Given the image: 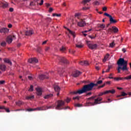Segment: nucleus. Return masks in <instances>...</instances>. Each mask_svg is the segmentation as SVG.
<instances>
[{
    "label": "nucleus",
    "mask_w": 131,
    "mask_h": 131,
    "mask_svg": "<svg viewBox=\"0 0 131 131\" xmlns=\"http://www.w3.org/2000/svg\"><path fill=\"white\" fill-rule=\"evenodd\" d=\"M102 83H103V81L102 80L97 81L96 84L94 83H90L88 85H84L81 89L74 92L73 94L74 95H76L77 94H79V95H81V94H84V93H86V92H90V91H92L94 86H97L98 84H101Z\"/></svg>",
    "instance_id": "obj_1"
},
{
    "label": "nucleus",
    "mask_w": 131,
    "mask_h": 131,
    "mask_svg": "<svg viewBox=\"0 0 131 131\" xmlns=\"http://www.w3.org/2000/svg\"><path fill=\"white\" fill-rule=\"evenodd\" d=\"M117 64L118 66V72L120 73V69L123 71H127V61L124 60L123 58H120L117 62Z\"/></svg>",
    "instance_id": "obj_2"
},
{
    "label": "nucleus",
    "mask_w": 131,
    "mask_h": 131,
    "mask_svg": "<svg viewBox=\"0 0 131 131\" xmlns=\"http://www.w3.org/2000/svg\"><path fill=\"white\" fill-rule=\"evenodd\" d=\"M65 105V101L63 100H58L57 101V105L55 107V109L56 110H62V108L61 107H63Z\"/></svg>",
    "instance_id": "obj_3"
},
{
    "label": "nucleus",
    "mask_w": 131,
    "mask_h": 131,
    "mask_svg": "<svg viewBox=\"0 0 131 131\" xmlns=\"http://www.w3.org/2000/svg\"><path fill=\"white\" fill-rule=\"evenodd\" d=\"M86 43L89 49H91V50H97V48H98L97 44H92L91 41H86Z\"/></svg>",
    "instance_id": "obj_4"
},
{
    "label": "nucleus",
    "mask_w": 131,
    "mask_h": 131,
    "mask_svg": "<svg viewBox=\"0 0 131 131\" xmlns=\"http://www.w3.org/2000/svg\"><path fill=\"white\" fill-rule=\"evenodd\" d=\"M13 39H16V36L15 35H10L7 37L6 39V41L8 43H12Z\"/></svg>",
    "instance_id": "obj_5"
},
{
    "label": "nucleus",
    "mask_w": 131,
    "mask_h": 131,
    "mask_svg": "<svg viewBox=\"0 0 131 131\" xmlns=\"http://www.w3.org/2000/svg\"><path fill=\"white\" fill-rule=\"evenodd\" d=\"M102 100H103V98L101 97H98V98L95 99L94 100V102L91 103V104L92 106H94V105H98V104H100L99 102H101Z\"/></svg>",
    "instance_id": "obj_6"
},
{
    "label": "nucleus",
    "mask_w": 131,
    "mask_h": 131,
    "mask_svg": "<svg viewBox=\"0 0 131 131\" xmlns=\"http://www.w3.org/2000/svg\"><path fill=\"white\" fill-rule=\"evenodd\" d=\"M80 74H81V72L78 71H76L73 73L72 76H73V77H77L78 76H79Z\"/></svg>",
    "instance_id": "obj_7"
},
{
    "label": "nucleus",
    "mask_w": 131,
    "mask_h": 131,
    "mask_svg": "<svg viewBox=\"0 0 131 131\" xmlns=\"http://www.w3.org/2000/svg\"><path fill=\"white\" fill-rule=\"evenodd\" d=\"M54 106L52 105V106H41V111H43L45 110H47V109H51V108H54Z\"/></svg>",
    "instance_id": "obj_8"
},
{
    "label": "nucleus",
    "mask_w": 131,
    "mask_h": 131,
    "mask_svg": "<svg viewBox=\"0 0 131 131\" xmlns=\"http://www.w3.org/2000/svg\"><path fill=\"white\" fill-rule=\"evenodd\" d=\"M29 63H37L38 62V60L35 58H32L28 60Z\"/></svg>",
    "instance_id": "obj_9"
},
{
    "label": "nucleus",
    "mask_w": 131,
    "mask_h": 131,
    "mask_svg": "<svg viewBox=\"0 0 131 131\" xmlns=\"http://www.w3.org/2000/svg\"><path fill=\"white\" fill-rule=\"evenodd\" d=\"M0 32L1 33H8L9 32V29L7 28H3L0 29Z\"/></svg>",
    "instance_id": "obj_10"
},
{
    "label": "nucleus",
    "mask_w": 131,
    "mask_h": 131,
    "mask_svg": "<svg viewBox=\"0 0 131 131\" xmlns=\"http://www.w3.org/2000/svg\"><path fill=\"white\" fill-rule=\"evenodd\" d=\"M85 25L86 24L83 20H81L80 21L78 22V26H79L80 27H84Z\"/></svg>",
    "instance_id": "obj_11"
},
{
    "label": "nucleus",
    "mask_w": 131,
    "mask_h": 131,
    "mask_svg": "<svg viewBox=\"0 0 131 131\" xmlns=\"http://www.w3.org/2000/svg\"><path fill=\"white\" fill-rule=\"evenodd\" d=\"M32 34H33V31H32V30H30L29 31H27L25 32V35L27 36H30V35H32Z\"/></svg>",
    "instance_id": "obj_12"
},
{
    "label": "nucleus",
    "mask_w": 131,
    "mask_h": 131,
    "mask_svg": "<svg viewBox=\"0 0 131 131\" xmlns=\"http://www.w3.org/2000/svg\"><path fill=\"white\" fill-rule=\"evenodd\" d=\"M37 95V96H41L42 90L41 88H37L36 89Z\"/></svg>",
    "instance_id": "obj_13"
},
{
    "label": "nucleus",
    "mask_w": 131,
    "mask_h": 131,
    "mask_svg": "<svg viewBox=\"0 0 131 131\" xmlns=\"http://www.w3.org/2000/svg\"><path fill=\"white\" fill-rule=\"evenodd\" d=\"M0 5L2 7H3V8H8V7L9 6V4H8V3L7 2H5V3H1L0 2Z\"/></svg>",
    "instance_id": "obj_14"
},
{
    "label": "nucleus",
    "mask_w": 131,
    "mask_h": 131,
    "mask_svg": "<svg viewBox=\"0 0 131 131\" xmlns=\"http://www.w3.org/2000/svg\"><path fill=\"white\" fill-rule=\"evenodd\" d=\"M105 95L107 94H115V90L113 89L112 90H107L105 91Z\"/></svg>",
    "instance_id": "obj_15"
},
{
    "label": "nucleus",
    "mask_w": 131,
    "mask_h": 131,
    "mask_svg": "<svg viewBox=\"0 0 131 131\" xmlns=\"http://www.w3.org/2000/svg\"><path fill=\"white\" fill-rule=\"evenodd\" d=\"M108 78L110 79H113V78L115 79V80H117V81H118V80H122L123 78L122 77H118V78H114L113 77L109 76Z\"/></svg>",
    "instance_id": "obj_16"
},
{
    "label": "nucleus",
    "mask_w": 131,
    "mask_h": 131,
    "mask_svg": "<svg viewBox=\"0 0 131 131\" xmlns=\"http://www.w3.org/2000/svg\"><path fill=\"white\" fill-rule=\"evenodd\" d=\"M0 69L2 70V71H5L7 69V67L4 64H0Z\"/></svg>",
    "instance_id": "obj_17"
},
{
    "label": "nucleus",
    "mask_w": 131,
    "mask_h": 131,
    "mask_svg": "<svg viewBox=\"0 0 131 131\" xmlns=\"http://www.w3.org/2000/svg\"><path fill=\"white\" fill-rule=\"evenodd\" d=\"M4 61L5 63H7L8 64H9V65H11V66H12V62H11L10 59H8V58H5L4 59Z\"/></svg>",
    "instance_id": "obj_18"
},
{
    "label": "nucleus",
    "mask_w": 131,
    "mask_h": 131,
    "mask_svg": "<svg viewBox=\"0 0 131 131\" xmlns=\"http://www.w3.org/2000/svg\"><path fill=\"white\" fill-rule=\"evenodd\" d=\"M58 59L59 60L60 62H62L63 63H66V60L65 59L64 57H59L58 58Z\"/></svg>",
    "instance_id": "obj_19"
},
{
    "label": "nucleus",
    "mask_w": 131,
    "mask_h": 131,
    "mask_svg": "<svg viewBox=\"0 0 131 131\" xmlns=\"http://www.w3.org/2000/svg\"><path fill=\"white\" fill-rule=\"evenodd\" d=\"M36 1H33L30 3V6L31 7H34V6H36Z\"/></svg>",
    "instance_id": "obj_20"
},
{
    "label": "nucleus",
    "mask_w": 131,
    "mask_h": 131,
    "mask_svg": "<svg viewBox=\"0 0 131 131\" xmlns=\"http://www.w3.org/2000/svg\"><path fill=\"white\" fill-rule=\"evenodd\" d=\"M110 21L111 23H116L117 22L116 20L114 19L113 17H112V16L110 17Z\"/></svg>",
    "instance_id": "obj_21"
},
{
    "label": "nucleus",
    "mask_w": 131,
    "mask_h": 131,
    "mask_svg": "<svg viewBox=\"0 0 131 131\" xmlns=\"http://www.w3.org/2000/svg\"><path fill=\"white\" fill-rule=\"evenodd\" d=\"M90 2H91V0H83L82 2V4L84 6H85L86 5V4H89V3H90Z\"/></svg>",
    "instance_id": "obj_22"
},
{
    "label": "nucleus",
    "mask_w": 131,
    "mask_h": 131,
    "mask_svg": "<svg viewBox=\"0 0 131 131\" xmlns=\"http://www.w3.org/2000/svg\"><path fill=\"white\" fill-rule=\"evenodd\" d=\"M32 99H34V96H33V95L27 96L26 97V100H32Z\"/></svg>",
    "instance_id": "obj_23"
},
{
    "label": "nucleus",
    "mask_w": 131,
    "mask_h": 131,
    "mask_svg": "<svg viewBox=\"0 0 131 131\" xmlns=\"http://www.w3.org/2000/svg\"><path fill=\"white\" fill-rule=\"evenodd\" d=\"M53 97V94H48L44 97V99H50Z\"/></svg>",
    "instance_id": "obj_24"
},
{
    "label": "nucleus",
    "mask_w": 131,
    "mask_h": 131,
    "mask_svg": "<svg viewBox=\"0 0 131 131\" xmlns=\"http://www.w3.org/2000/svg\"><path fill=\"white\" fill-rule=\"evenodd\" d=\"M67 30H68L69 33H70V34L73 35V37H75V34H74V32L70 30V29H67Z\"/></svg>",
    "instance_id": "obj_25"
},
{
    "label": "nucleus",
    "mask_w": 131,
    "mask_h": 131,
    "mask_svg": "<svg viewBox=\"0 0 131 131\" xmlns=\"http://www.w3.org/2000/svg\"><path fill=\"white\" fill-rule=\"evenodd\" d=\"M112 29L115 33L118 32V28H116V27H112Z\"/></svg>",
    "instance_id": "obj_26"
},
{
    "label": "nucleus",
    "mask_w": 131,
    "mask_h": 131,
    "mask_svg": "<svg viewBox=\"0 0 131 131\" xmlns=\"http://www.w3.org/2000/svg\"><path fill=\"white\" fill-rule=\"evenodd\" d=\"M39 78H40V79H45V78H49V77L48 76H46L45 75H41L39 76Z\"/></svg>",
    "instance_id": "obj_27"
},
{
    "label": "nucleus",
    "mask_w": 131,
    "mask_h": 131,
    "mask_svg": "<svg viewBox=\"0 0 131 131\" xmlns=\"http://www.w3.org/2000/svg\"><path fill=\"white\" fill-rule=\"evenodd\" d=\"M15 104L16 105H17V106H21V105H23V104H24V102L21 101H19L18 102H16Z\"/></svg>",
    "instance_id": "obj_28"
},
{
    "label": "nucleus",
    "mask_w": 131,
    "mask_h": 131,
    "mask_svg": "<svg viewBox=\"0 0 131 131\" xmlns=\"http://www.w3.org/2000/svg\"><path fill=\"white\" fill-rule=\"evenodd\" d=\"M76 47L78 49H81V48H83V45L82 44L77 43L76 44Z\"/></svg>",
    "instance_id": "obj_29"
},
{
    "label": "nucleus",
    "mask_w": 131,
    "mask_h": 131,
    "mask_svg": "<svg viewBox=\"0 0 131 131\" xmlns=\"http://www.w3.org/2000/svg\"><path fill=\"white\" fill-rule=\"evenodd\" d=\"M108 58H109V54H107L104 58V59H103V62H106V61H107V59H108Z\"/></svg>",
    "instance_id": "obj_30"
},
{
    "label": "nucleus",
    "mask_w": 131,
    "mask_h": 131,
    "mask_svg": "<svg viewBox=\"0 0 131 131\" xmlns=\"http://www.w3.org/2000/svg\"><path fill=\"white\" fill-rule=\"evenodd\" d=\"M54 90L55 91V92H59L60 90V87H59V86H55L54 87Z\"/></svg>",
    "instance_id": "obj_31"
},
{
    "label": "nucleus",
    "mask_w": 131,
    "mask_h": 131,
    "mask_svg": "<svg viewBox=\"0 0 131 131\" xmlns=\"http://www.w3.org/2000/svg\"><path fill=\"white\" fill-rule=\"evenodd\" d=\"M3 107H4V108L2 109H4V110H5V111L6 112H7V113H9L10 112V109L9 108H6V107H5V106H3Z\"/></svg>",
    "instance_id": "obj_32"
},
{
    "label": "nucleus",
    "mask_w": 131,
    "mask_h": 131,
    "mask_svg": "<svg viewBox=\"0 0 131 131\" xmlns=\"http://www.w3.org/2000/svg\"><path fill=\"white\" fill-rule=\"evenodd\" d=\"M98 27L99 28H105V25L104 24H98Z\"/></svg>",
    "instance_id": "obj_33"
},
{
    "label": "nucleus",
    "mask_w": 131,
    "mask_h": 131,
    "mask_svg": "<svg viewBox=\"0 0 131 131\" xmlns=\"http://www.w3.org/2000/svg\"><path fill=\"white\" fill-rule=\"evenodd\" d=\"M125 96H127V94L125 93V92H122L121 94L120 95V97H125Z\"/></svg>",
    "instance_id": "obj_34"
},
{
    "label": "nucleus",
    "mask_w": 131,
    "mask_h": 131,
    "mask_svg": "<svg viewBox=\"0 0 131 131\" xmlns=\"http://www.w3.org/2000/svg\"><path fill=\"white\" fill-rule=\"evenodd\" d=\"M52 16L53 17H61V14H56V13H53L52 14Z\"/></svg>",
    "instance_id": "obj_35"
},
{
    "label": "nucleus",
    "mask_w": 131,
    "mask_h": 131,
    "mask_svg": "<svg viewBox=\"0 0 131 131\" xmlns=\"http://www.w3.org/2000/svg\"><path fill=\"white\" fill-rule=\"evenodd\" d=\"M114 47H115V43H114V41L110 44V48H114Z\"/></svg>",
    "instance_id": "obj_36"
},
{
    "label": "nucleus",
    "mask_w": 131,
    "mask_h": 131,
    "mask_svg": "<svg viewBox=\"0 0 131 131\" xmlns=\"http://www.w3.org/2000/svg\"><path fill=\"white\" fill-rule=\"evenodd\" d=\"M96 97H97V96H92V97H91L90 98H89L88 99V100H89L90 101H93L96 98Z\"/></svg>",
    "instance_id": "obj_37"
},
{
    "label": "nucleus",
    "mask_w": 131,
    "mask_h": 131,
    "mask_svg": "<svg viewBox=\"0 0 131 131\" xmlns=\"http://www.w3.org/2000/svg\"><path fill=\"white\" fill-rule=\"evenodd\" d=\"M27 111H29V112L31 111H35V108H28L27 110Z\"/></svg>",
    "instance_id": "obj_38"
},
{
    "label": "nucleus",
    "mask_w": 131,
    "mask_h": 131,
    "mask_svg": "<svg viewBox=\"0 0 131 131\" xmlns=\"http://www.w3.org/2000/svg\"><path fill=\"white\" fill-rule=\"evenodd\" d=\"M124 79H127V80H128V79H131V75H130L127 77H125L124 78Z\"/></svg>",
    "instance_id": "obj_39"
},
{
    "label": "nucleus",
    "mask_w": 131,
    "mask_h": 131,
    "mask_svg": "<svg viewBox=\"0 0 131 131\" xmlns=\"http://www.w3.org/2000/svg\"><path fill=\"white\" fill-rule=\"evenodd\" d=\"M103 95H106V93L104 92H101L98 94L99 97H101V96H103Z\"/></svg>",
    "instance_id": "obj_40"
},
{
    "label": "nucleus",
    "mask_w": 131,
    "mask_h": 131,
    "mask_svg": "<svg viewBox=\"0 0 131 131\" xmlns=\"http://www.w3.org/2000/svg\"><path fill=\"white\" fill-rule=\"evenodd\" d=\"M1 45L2 47H6V43L5 41H3Z\"/></svg>",
    "instance_id": "obj_41"
},
{
    "label": "nucleus",
    "mask_w": 131,
    "mask_h": 131,
    "mask_svg": "<svg viewBox=\"0 0 131 131\" xmlns=\"http://www.w3.org/2000/svg\"><path fill=\"white\" fill-rule=\"evenodd\" d=\"M33 86L32 85H31L30 88L29 90V91L33 92Z\"/></svg>",
    "instance_id": "obj_42"
},
{
    "label": "nucleus",
    "mask_w": 131,
    "mask_h": 131,
    "mask_svg": "<svg viewBox=\"0 0 131 131\" xmlns=\"http://www.w3.org/2000/svg\"><path fill=\"white\" fill-rule=\"evenodd\" d=\"M41 111V107H37L35 108V111Z\"/></svg>",
    "instance_id": "obj_43"
},
{
    "label": "nucleus",
    "mask_w": 131,
    "mask_h": 131,
    "mask_svg": "<svg viewBox=\"0 0 131 131\" xmlns=\"http://www.w3.org/2000/svg\"><path fill=\"white\" fill-rule=\"evenodd\" d=\"M73 100H79V96H76L73 97Z\"/></svg>",
    "instance_id": "obj_44"
},
{
    "label": "nucleus",
    "mask_w": 131,
    "mask_h": 131,
    "mask_svg": "<svg viewBox=\"0 0 131 131\" xmlns=\"http://www.w3.org/2000/svg\"><path fill=\"white\" fill-rule=\"evenodd\" d=\"M5 80H1L0 81V84H5Z\"/></svg>",
    "instance_id": "obj_45"
},
{
    "label": "nucleus",
    "mask_w": 131,
    "mask_h": 131,
    "mask_svg": "<svg viewBox=\"0 0 131 131\" xmlns=\"http://www.w3.org/2000/svg\"><path fill=\"white\" fill-rule=\"evenodd\" d=\"M53 11H54V9H53V8H52V7H50L49 8V13H52V12H53Z\"/></svg>",
    "instance_id": "obj_46"
},
{
    "label": "nucleus",
    "mask_w": 131,
    "mask_h": 131,
    "mask_svg": "<svg viewBox=\"0 0 131 131\" xmlns=\"http://www.w3.org/2000/svg\"><path fill=\"white\" fill-rule=\"evenodd\" d=\"M104 15L106 16V17H109L110 18L112 16L110 14L107 13H104Z\"/></svg>",
    "instance_id": "obj_47"
},
{
    "label": "nucleus",
    "mask_w": 131,
    "mask_h": 131,
    "mask_svg": "<svg viewBox=\"0 0 131 131\" xmlns=\"http://www.w3.org/2000/svg\"><path fill=\"white\" fill-rule=\"evenodd\" d=\"M91 30H92V29H91L89 30H85V31L82 32V33H85L86 32H89V31H91Z\"/></svg>",
    "instance_id": "obj_48"
},
{
    "label": "nucleus",
    "mask_w": 131,
    "mask_h": 131,
    "mask_svg": "<svg viewBox=\"0 0 131 131\" xmlns=\"http://www.w3.org/2000/svg\"><path fill=\"white\" fill-rule=\"evenodd\" d=\"M75 107H81V104L77 103L75 104Z\"/></svg>",
    "instance_id": "obj_49"
},
{
    "label": "nucleus",
    "mask_w": 131,
    "mask_h": 131,
    "mask_svg": "<svg viewBox=\"0 0 131 131\" xmlns=\"http://www.w3.org/2000/svg\"><path fill=\"white\" fill-rule=\"evenodd\" d=\"M80 16V13H76L75 14V17H79Z\"/></svg>",
    "instance_id": "obj_50"
},
{
    "label": "nucleus",
    "mask_w": 131,
    "mask_h": 131,
    "mask_svg": "<svg viewBox=\"0 0 131 131\" xmlns=\"http://www.w3.org/2000/svg\"><path fill=\"white\" fill-rule=\"evenodd\" d=\"M102 10L104 11V12H106V11H107V7H104L102 8Z\"/></svg>",
    "instance_id": "obj_51"
},
{
    "label": "nucleus",
    "mask_w": 131,
    "mask_h": 131,
    "mask_svg": "<svg viewBox=\"0 0 131 131\" xmlns=\"http://www.w3.org/2000/svg\"><path fill=\"white\" fill-rule=\"evenodd\" d=\"M84 65H89V63L88 61H84Z\"/></svg>",
    "instance_id": "obj_52"
},
{
    "label": "nucleus",
    "mask_w": 131,
    "mask_h": 131,
    "mask_svg": "<svg viewBox=\"0 0 131 131\" xmlns=\"http://www.w3.org/2000/svg\"><path fill=\"white\" fill-rule=\"evenodd\" d=\"M80 65H84V61H80L79 62Z\"/></svg>",
    "instance_id": "obj_53"
},
{
    "label": "nucleus",
    "mask_w": 131,
    "mask_h": 131,
    "mask_svg": "<svg viewBox=\"0 0 131 131\" xmlns=\"http://www.w3.org/2000/svg\"><path fill=\"white\" fill-rule=\"evenodd\" d=\"M46 6L47 8H49V7H50L51 6V4H50L49 3H46Z\"/></svg>",
    "instance_id": "obj_54"
},
{
    "label": "nucleus",
    "mask_w": 131,
    "mask_h": 131,
    "mask_svg": "<svg viewBox=\"0 0 131 131\" xmlns=\"http://www.w3.org/2000/svg\"><path fill=\"white\" fill-rule=\"evenodd\" d=\"M70 99L69 98H67L66 100V102H67V103H69V102H70Z\"/></svg>",
    "instance_id": "obj_55"
},
{
    "label": "nucleus",
    "mask_w": 131,
    "mask_h": 131,
    "mask_svg": "<svg viewBox=\"0 0 131 131\" xmlns=\"http://www.w3.org/2000/svg\"><path fill=\"white\" fill-rule=\"evenodd\" d=\"M95 5H96V6H99V2L96 1L95 2Z\"/></svg>",
    "instance_id": "obj_56"
},
{
    "label": "nucleus",
    "mask_w": 131,
    "mask_h": 131,
    "mask_svg": "<svg viewBox=\"0 0 131 131\" xmlns=\"http://www.w3.org/2000/svg\"><path fill=\"white\" fill-rule=\"evenodd\" d=\"M69 53H71V54H74V53H75V51H72L71 50H70Z\"/></svg>",
    "instance_id": "obj_57"
},
{
    "label": "nucleus",
    "mask_w": 131,
    "mask_h": 131,
    "mask_svg": "<svg viewBox=\"0 0 131 131\" xmlns=\"http://www.w3.org/2000/svg\"><path fill=\"white\" fill-rule=\"evenodd\" d=\"M105 84H106L104 83V84H103V85H102L99 86L98 88H99V89H100V88H104V86H105Z\"/></svg>",
    "instance_id": "obj_58"
},
{
    "label": "nucleus",
    "mask_w": 131,
    "mask_h": 131,
    "mask_svg": "<svg viewBox=\"0 0 131 131\" xmlns=\"http://www.w3.org/2000/svg\"><path fill=\"white\" fill-rule=\"evenodd\" d=\"M49 50H50V47H47V48L45 49L46 52H48V51H49Z\"/></svg>",
    "instance_id": "obj_59"
},
{
    "label": "nucleus",
    "mask_w": 131,
    "mask_h": 131,
    "mask_svg": "<svg viewBox=\"0 0 131 131\" xmlns=\"http://www.w3.org/2000/svg\"><path fill=\"white\" fill-rule=\"evenodd\" d=\"M89 7H83V10H89Z\"/></svg>",
    "instance_id": "obj_60"
},
{
    "label": "nucleus",
    "mask_w": 131,
    "mask_h": 131,
    "mask_svg": "<svg viewBox=\"0 0 131 131\" xmlns=\"http://www.w3.org/2000/svg\"><path fill=\"white\" fill-rule=\"evenodd\" d=\"M9 11H10V12H13V11H14V8H10L9 9Z\"/></svg>",
    "instance_id": "obj_61"
},
{
    "label": "nucleus",
    "mask_w": 131,
    "mask_h": 131,
    "mask_svg": "<svg viewBox=\"0 0 131 131\" xmlns=\"http://www.w3.org/2000/svg\"><path fill=\"white\" fill-rule=\"evenodd\" d=\"M43 4V0H41V2L39 3V5L41 6Z\"/></svg>",
    "instance_id": "obj_62"
},
{
    "label": "nucleus",
    "mask_w": 131,
    "mask_h": 131,
    "mask_svg": "<svg viewBox=\"0 0 131 131\" xmlns=\"http://www.w3.org/2000/svg\"><path fill=\"white\" fill-rule=\"evenodd\" d=\"M95 68L96 70H100V68L98 66H96Z\"/></svg>",
    "instance_id": "obj_63"
},
{
    "label": "nucleus",
    "mask_w": 131,
    "mask_h": 131,
    "mask_svg": "<svg viewBox=\"0 0 131 131\" xmlns=\"http://www.w3.org/2000/svg\"><path fill=\"white\" fill-rule=\"evenodd\" d=\"M60 51H65V48L64 47H62L60 48Z\"/></svg>",
    "instance_id": "obj_64"
}]
</instances>
